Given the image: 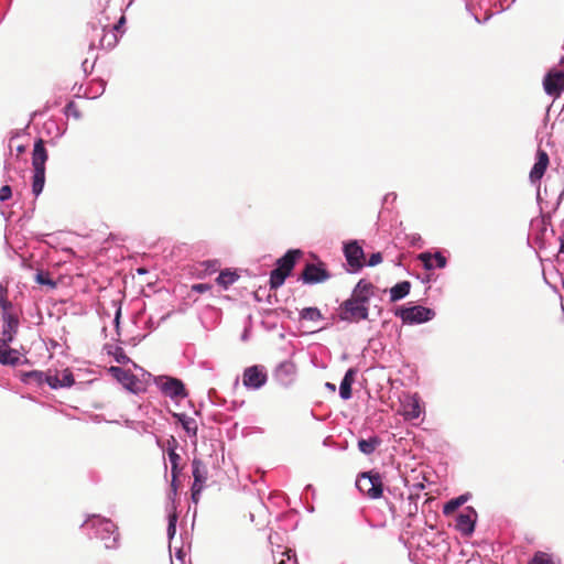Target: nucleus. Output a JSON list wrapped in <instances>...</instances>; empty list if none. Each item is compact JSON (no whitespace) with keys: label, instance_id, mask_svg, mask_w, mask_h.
I'll use <instances>...</instances> for the list:
<instances>
[{"label":"nucleus","instance_id":"obj_1","mask_svg":"<svg viewBox=\"0 0 564 564\" xmlns=\"http://www.w3.org/2000/svg\"><path fill=\"white\" fill-rule=\"evenodd\" d=\"M85 524L96 530L97 538L104 542L107 550H113L118 546L120 534L118 527L111 520L93 516Z\"/></svg>","mask_w":564,"mask_h":564},{"label":"nucleus","instance_id":"obj_2","mask_svg":"<svg viewBox=\"0 0 564 564\" xmlns=\"http://www.w3.org/2000/svg\"><path fill=\"white\" fill-rule=\"evenodd\" d=\"M303 256L299 249L289 250L283 257L276 260V268L270 274V288H280L290 275L296 261Z\"/></svg>","mask_w":564,"mask_h":564},{"label":"nucleus","instance_id":"obj_3","mask_svg":"<svg viewBox=\"0 0 564 564\" xmlns=\"http://www.w3.org/2000/svg\"><path fill=\"white\" fill-rule=\"evenodd\" d=\"M357 488L371 499H378L383 492V482L379 473H362L356 480Z\"/></svg>","mask_w":564,"mask_h":564},{"label":"nucleus","instance_id":"obj_4","mask_svg":"<svg viewBox=\"0 0 564 564\" xmlns=\"http://www.w3.org/2000/svg\"><path fill=\"white\" fill-rule=\"evenodd\" d=\"M338 312L340 319L349 323L367 319L369 315L368 306L351 296L339 305Z\"/></svg>","mask_w":564,"mask_h":564},{"label":"nucleus","instance_id":"obj_5","mask_svg":"<svg viewBox=\"0 0 564 564\" xmlns=\"http://www.w3.org/2000/svg\"><path fill=\"white\" fill-rule=\"evenodd\" d=\"M395 316L400 317L404 324L412 325L431 321L435 316V312L429 307L415 305L398 308Z\"/></svg>","mask_w":564,"mask_h":564},{"label":"nucleus","instance_id":"obj_6","mask_svg":"<svg viewBox=\"0 0 564 564\" xmlns=\"http://www.w3.org/2000/svg\"><path fill=\"white\" fill-rule=\"evenodd\" d=\"M192 468H193L192 474H193V478H194L192 489H191L192 490V500L194 503H198L200 492L203 491L205 482L207 480L208 470H207L205 464L198 458H194L192 460Z\"/></svg>","mask_w":564,"mask_h":564},{"label":"nucleus","instance_id":"obj_7","mask_svg":"<svg viewBox=\"0 0 564 564\" xmlns=\"http://www.w3.org/2000/svg\"><path fill=\"white\" fill-rule=\"evenodd\" d=\"M543 87L547 95L558 97L564 91V72L551 69L543 79Z\"/></svg>","mask_w":564,"mask_h":564},{"label":"nucleus","instance_id":"obj_8","mask_svg":"<svg viewBox=\"0 0 564 564\" xmlns=\"http://www.w3.org/2000/svg\"><path fill=\"white\" fill-rule=\"evenodd\" d=\"M329 278L330 274L325 269L323 262H319L318 264L307 263L301 274V279L307 284L321 283Z\"/></svg>","mask_w":564,"mask_h":564},{"label":"nucleus","instance_id":"obj_9","mask_svg":"<svg viewBox=\"0 0 564 564\" xmlns=\"http://www.w3.org/2000/svg\"><path fill=\"white\" fill-rule=\"evenodd\" d=\"M268 376L262 366H251L242 375L243 386L249 389H259L267 382Z\"/></svg>","mask_w":564,"mask_h":564},{"label":"nucleus","instance_id":"obj_10","mask_svg":"<svg viewBox=\"0 0 564 564\" xmlns=\"http://www.w3.org/2000/svg\"><path fill=\"white\" fill-rule=\"evenodd\" d=\"M344 253L352 271H359L365 265V252L357 241L346 243Z\"/></svg>","mask_w":564,"mask_h":564},{"label":"nucleus","instance_id":"obj_11","mask_svg":"<svg viewBox=\"0 0 564 564\" xmlns=\"http://www.w3.org/2000/svg\"><path fill=\"white\" fill-rule=\"evenodd\" d=\"M476 518V511L471 507L466 508L465 511L459 513L456 518V530L463 535H470L475 530Z\"/></svg>","mask_w":564,"mask_h":564},{"label":"nucleus","instance_id":"obj_12","mask_svg":"<svg viewBox=\"0 0 564 564\" xmlns=\"http://www.w3.org/2000/svg\"><path fill=\"white\" fill-rule=\"evenodd\" d=\"M18 315H8L3 318L2 335L0 337V345H10L19 329Z\"/></svg>","mask_w":564,"mask_h":564},{"label":"nucleus","instance_id":"obj_13","mask_svg":"<svg viewBox=\"0 0 564 564\" xmlns=\"http://www.w3.org/2000/svg\"><path fill=\"white\" fill-rule=\"evenodd\" d=\"M162 392L171 399H184L187 392L184 383L176 378H167L161 386Z\"/></svg>","mask_w":564,"mask_h":564},{"label":"nucleus","instance_id":"obj_14","mask_svg":"<svg viewBox=\"0 0 564 564\" xmlns=\"http://www.w3.org/2000/svg\"><path fill=\"white\" fill-rule=\"evenodd\" d=\"M421 404L416 395H406L401 401L400 413L405 420H415L421 415Z\"/></svg>","mask_w":564,"mask_h":564},{"label":"nucleus","instance_id":"obj_15","mask_svg":"<svg viewBox=\"0 0 564 564\" xmlns=\"http://www.w3.org/2000/svg\"><path fill=\"white\" fill-rule=\"evenodd\" d=\"M549 162L547 153L544 150L539 149L536 153V162L530 172V180L532 183H536L543 177Z\"/></svg>","mask_w":564,"mask_h":564},{"label":"nucleus","instance_id":"obj_16","mask_svg":"<svg viewBox=\"0 0 564 564\" xmlns=\"http://www.w3.org/2000/svg\"><path fill=\"white\" fill-rule=\"evenodd\" d=\"M296 373V366L292 361L281 362L274 372L275 379L282 384H289L293 381Z\"/></svg>","mask_w":564,"mask_h":564},{"label":"nucleus","instance_id":"obj_17","mask_svg":"<svg viewBox=\"0 0 564 564\" xmlns=\"http://www.w3.org/2000/svg\"><path fill=\"white\" fill-rule=\"evenodd\" d=\"M48 159L47 151L42 139H37L34 143L32 152L33 170L45 169V163Z\"/></svg>","mask_w":564,"mask_h":564},{"label":"nucleus","instance_id":"obj_18","mask_svg":"<svg viewBox=\"0 0 564 564\" xmlns=\"http://www.w3.org/2000/svg\"><path fill=\"white\" fill-rule=\"evenodd\" d=\"M373 295V285L370 282L360 280L355 286L351 297L368 306L370 297Z\"/></svg>","mask_w":564,"mask_h":564},{"label":"nucleus","instance_id":"obj_19","mask_svg":"<svg viewBox=\"0 0 564 564\" xmlns=\"http://www.w3.org/2000/svg\"><path fill=\"white\" fill-rule=\"evenodd\" d=\"M419 259L427 270H431L434 267L444 268L446 265V258L440 252H436L433 256L429 252H423L419 254Z\"/></svg>","mask_w":564,"mask_h":564},{"label":"nucleus","instance_id":"obj_20","mask_svg":"<svg viewBox=\"0 0 564 564\" xmlns=\"http://www.w3.org/2000/svg\"><path fill=\"white\" fill-rule=\"evenodd\" d=\"M356 373L357 371L354 368L348 369L345 373L339 387L341 399L348 400L351 398V386L355 381Z\"/></svg>","mask_w":564,"mask_h":564},{"label":"nucleus","instance_id":"obj_21","mask_svg":"<svg viewBox=\"0 0 564 564\" xmlns=\"http://www.w3.org/2000/svg\"><path fill=\"white\" fill-rule=\"evenodd\" d=\"M20 360L19 352L9 347V345H0V364L15 366Z\"/></svg>","mask_w":564,"mask_h":564},{"label":"nucleus","instance_id":"obj_22","mask_svg":"<svg viewBox=\"0 0 564 564\" xmlns=\"http://www.w3.org/2000/svg\"><path fill=\"white\" fill-rule=\"evenodd\" d=\"M174 446L169 447L167 455L171 463V475L174 480H177L182 470V467H180L181 456L176 453V441L173 440Z\"/></svg>","mask_w":564,"mask_h":564},{"label":"nucleus","instance_id":"obj_23","mask_svg":"<svg viewBox=\"0 0 564 564\" xmlns=\"http://www.w3.org/2000/svg\"><path fill=\"white\" fill-rule=\"evenodd\" d=\"M411 290V283L409 281H402L397 283L390 289V301L397 302L405 297Z\"/></svg>","mask_w":564,"mask_h":564},{"label":"nucleus","instance_id":"obj_24","mask_svg":"<svg viewBox=\"0 0 564 564\" xmlns=\"http://www.w3.org/2000/svg\"><path fill=\"white\" fill-rule=\"evenodd\" d=\"M30 378H33L35 379L37 382H47V384L53 388V389H56L58 388V384H59V376L57 373H44V372H41V371H32L28 375Z\"/></svg>","mask_w":564,"mask_h":564},{"label":"nucleus","instance_id":"obj_25","mask_svg":"<svg viewBox=\"0 0 564 564\" xmlns=\"http://www.w3.org/2000/svg\"><path fill=\"white\" fill-rule=\"evenodd\" d=\"M0 310L2 312V319L8 315H17L13 313V305L8 299V289L0 284Z\"/></svg>","mask_w":564,"mask_h":564},{"label":"nucleus","instance_id":"obj_26","mask_svg":"<svg viewBox=\"0 0 564 564\" xmlns=\"http://www.w3.org/2000/svg\"><path fill=\"white\" fill-rule=\"evenodd\" d=\"M45 183V169L34 170L33 182H32V192L35 196H39L44 187Z\"/></svg>","mask_w":564,"mask_h":564},{"label":"nucleus","instance_id":"obj_27","mask_svg":"<svg viewBox=\"0 0 564 564\" xmlns=\"http://www.w3.org/2000/svg\"><path fill=\"white\" fill-rule=\"evenodd\" d=\"M468 500L467 495H462L455 499L447 501L443 507V513L445 516L453 514L460 506H463Z\"/></svg>","mask_w":564,"mask_h":564},{"label":"nucleus","instance_id":"obj_28","mask_svg":"<svg viewBox=\"0 0 564 564\" xmlns=\"http://www.w3.org/2000/svg\"><path fill=\"white\" fill-rule=\"evenodd\" d=\"M380 444V440L378 437H370L368 440H359L358 448L361 453L366 455L372 454L377 446Z\"/></svg>","mask_w":564,"mask_h":564},{"label":"nucleus","instance_id":"obj_29","mask_svg":"<svg viewBox=\"0 0 564 564\" xmlns=\"http://www.w3.org/2000/svg\"><path fill=\"white\" fill-rule=\"evenodd\" d=\"M238 279V274L236 272L225 270L221 271L218 278L216 279V282L223 286L224 289H227L229 285H231L236 280Z\"/></svg>","mask_w":564,"mask_h":564},{"label":"nucleus","instance_id":"obj_30","mask_svg":"<svg viewBox=\"0 0 564 564\" xmlns=\"http://www.w3.org/2000/svg\"><path fill=\"white\" fill-rule=\"evenodd\" d=\"M301 319L317 322L323 318L321 311L317 307H305L300 312Z\"/></svg>","mask_w":564,"mask_h":564},{"label":"nucleus","instance_id":"obj_31","mask_svg":"<svg viewBox=\"0 0 564 564\" xmlns=\"http://www.w3.org/2000/svg\"><path fill=\"white\" fill-rule=\"evenodd\" d=\"M35 281L41 285L48 286L51 290L55 289L57 285L56 282L51 278L50 272L46 271H37L35 274Z\"/></svg>","mask_w":564,"mask_h":564},{"label":"nucleus","instance_id":"obj_32","mask_svg":"<svg viewBox=\"0 0 564 564\" xmlns=\"http://www.w3.org/2000/svg\"><path fill=\"white\" fill-rule=\"evenodd\" d=\"M180 422L183 426V429L188 433V434H192V435H196L197 433V423L194 419L185 415V414H182L180 415Z\"/></svg>","mask_w":564,"mask_h":564},{"label":"nucleus","instance_id":"obj_33","mask_svg":"<svg viewBox=\"0 0 564 564\" xmlns=\"http://www.w3.org/2000/svg\"><path fill=\"white\" fill-rule=\"evenodd\" d=\"M529 564H555V562L551 554L538 551L534 553Z\"/></svg>","mask_w":564,"mask_h":564},{"label":"nucleus","instance_id":"obj_34","mask_svg":"<svg viewBox=\"0 0 564 564\" xmlns=\"http://www.w3.org/2000/svg\"><path fill=\"white\" fill-rule=\"evenodd\" d=\"M74 382L75 380L72 371H69L68 369L63 370L62 376L59 378L58 388L70 387L74 384Z\"/></svg>","mask_w":564,"mask_h":564},{"label":"nucleus","instance_id":"obj_35","mask_svg":"<svg viewBox=\"0 0 564 564\" xmlns=\"http://www.w3.org/2000/svg\"><path fill=\"white\" fill-rule=\"evenodd\" d=\"M12 196V189L9 185H3L0 188V202L10 199Z\"/></svg>","mask_w":564,"mask_h":564},{"label":"nucleus","instance_id":"obj_36","mask_svg":"<svg viewBox=\"0 0 564 564\" xmlns=\"http://www.w3.org/2000/svg\"><path fill=\"white\" fill-rule=\"evenodd\" d=\"M382 262V254L380 252L372 253L368 260L369 267H375Z\"/></svg>","mask_w":564,"mask_h":564},{"label":"nucleus","instance_id":"obj_37","mask_svg":"<svg viewBox=\"0 0 564 564\" xmlns=\"http://www.w3.org/2000/svg\"><path fill=\"white\" fill-rule=\"evenodd\" d=\"M212 289V286L207 283H198V284H194L192 286V290L195 291V292H198V293H204V292H207Z\"/></svg>","mask_w":564,"mask_h":564},{"label":"nucleus","instance_id":"obj_38","mask_svg":"<svg viewBox=\"0 0 564 564\" xmlns=\"http://www.w3.org/2000/svg\"><path fill=\"white\" fill-rule=\"evenodd\" d=\"M110 371L118 378V379H121V378H127L129 376V373L121 369L120 367H111L110 368Z\"/></svg>","mask_w":564,"mask_h":564},{"label":"nucleus","instance_id":"obj_39","mask_svg":"<svg viewBox=\"0 0 564 564\" xmlns=\"http://www.w3.org/2000/svg\"><path fill=\"white\" fill-rule=\"evenodd\" d=\"M124 23H126V17L123 14H121L118 22L113 25V30L117 32L121 31Z\"/></svg>","mask_w":564,"mask_h":564},{"label":"nucleus","instance_id":"obj_40","mask_svg":"<svg viewBox=\"0 0 564 564\" xmlns=\"http://www.w3.org/2000/svg\"><path fill=\"white\" fill-rule=\"evenodd\" d=\"M176 520V516H173L172 520L170 521V524H169V531H175V524L173 523V521Z\"/></svg>","mask_w":564,"mask_h":564},{"label":"nucleus","instance_id":"obj_41","mask_svg":"<svg viewBox=\"0 0 564 564\" xmlns=\"http://www.w3.org/2000/svg\"><path fill=\"white\" fill-rule=\"evenodd\" d=\"M171 487H172L173 492L176 494V491H177V480H174V478H172V480H171Z\"/></svg>","mask_w":564,"mask_h":564},{"label":"nucleus","instance_id":"obj_42","mask_svg":"<svg viewBox=\"0 0 564 564\" xmlns=\"http://www.w3.org/2000/svg\"><path fill=\"white\" fill-rule=\"evenodd\" d=\"M17 151H18V153H23L25 151V147L24 145H19L17 148Z\"/></svg>","mask_w":564,"mask_h":564},{"label":"nucleus","instance_id":"obj_43","mask_svg":"<svg viewBox=\"0 0 564 564\" xmlns=\"http://www.w3.org/2000/svg\"><path fill=\"white\" fill-rule=\"evenodd\" d=\"M117 41H118V40H117V36H116V35H113V42H109V43H108V45H109V46H110V45H113L115 43H117Z\"/></svg>","mask_w":564,"mask_h":564},{"label":"nucleus","instance_id":"obj_44","mask_svg":"<svg viewBox=\"0 0 564 564\" xmlns=\"http://www.w3.org/2000/svg\"><path fill=\"white\" fill-rule=\"evenodd\" d=\"M327 387H328V389H332L333 391L335 390V384L327 383Z\"/></svg>","mask_w":564,"mask_h":564},{"label":"nucleus","instance_id":"obj_45","mask_svg":"<svg viewBox=\"0 0 564 564\" xmlns=\"http://www.w3.org/2000/svg\"><path fill=\"white\" fill-rule=\"evenodd\" d=\"M561 250L564 252V239H563V242H562V246H561Z\"/></svg>","mask_w":564,"mask_h":564},{"label":"nucleus","instance_id":"obj_46","mask_svg":"<svg viewBox=\"0 0 564 564\" xmlns=\"http://www.w3.org/2000/svg\"><path fill=\"white\" fill-rule=\"evenodd\" d=\"M279 564H285V562L282 560Z\"/></svg>","mask_w":564,"mask_h":564}]
</instances>
